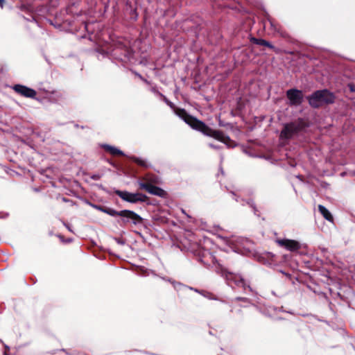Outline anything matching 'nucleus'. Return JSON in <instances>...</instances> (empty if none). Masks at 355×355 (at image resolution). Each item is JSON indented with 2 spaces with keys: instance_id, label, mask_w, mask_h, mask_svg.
Here are the masks:
<instances>
[{
  "instance_id": "obj_1",
  "label": "nucleus",
  "mask_w": 355,
  "mask_h": 355,
  "mask_svg": "<svg viewBox=\"0 0 355 355\" xmlns=\"http://www.w3.org/2000/svg\"><path fill=\"white\" fill-rule=\"evenodd\" d=\"M177 114L193 129L201 132L205 135L214 138L215 139L224 143L228 147L234 146L231 139L225 135L222 131L213 130L207 126L204 122L189 115L185 110H178Z\"/></svg>"
},
{
  "instance_id": "obj_2",
  "label": "nucleus",
  "mask_w": 355,
  "mask_h": 355,
  "mask_svg": "<svg viewBox=\"0 0 355 355\" xmlns=\"http://www.w3.org/2000/svg\"><path fill=\"white\" fill-rule=\"evenodd\" d=\"M308 99L311 106L319 107L324 104L334 103L335 97L332 93L327 90H320L313 93Z\"/></svg>"
},
{
  "instance_id": "obj_3",
  "label": "nucleus",
  "mask_w": 355,
  "mask_h": 355,
  "mask_svg": "<svg viewBox=\"0 0 355 355\" xmlns=\"http://www.w3.org/2000/svg\"><path fill=\"white\" fill-rule=\"evenodd\" d=\"M286 96L289 100L291 105H300L303 101V94L302 91L296 89H291L286 92Z\"/></svg>"
},
{
  "instance_id": "obj_4",
  "label": "nucleus",
  "mask_w": 355,
  "mask_h": 355,
  "mask_svg": "<svg viewBox=\"0 0 355 355\" xmlns=\"http://www.w3.org/2000/svg\"><path fill=\"white\" fill-rule=\"evenodd\" d=\"M139 187L141 189L146 190L152 195L163 198H166L168 197V193L166 191L155 185H152L150 184H139Z\"/></svg>"
},
{
  "instance_id": "obj_5",
  "label": "nucleus",
  "mask_w": 355,
  "mask_h": 355,
  "mask_svg": "<svg viewBox=\"0 0 355 355\" xmlns=\"http://www.w3.org/2000/svg\"><path fill=\"white\" fill-rule=\"evenodd\" d=\"M276 242L279 246L291 252H295L301 248V244L295 240L288 239H277Z\"/></svg>"
},
{
  "instance_id": "obj_6",
  "label": "nucleus",
  "mask_w": 355,
  "mask_h": 355,
  "mask_svg": "<svg viewBox=\"0 0 355 355\" xmlns=\"http://www.w3.org/2000/svg\"><path fill=\"white\" fill-rule=\"evenodd\" d=\"M116 194L123 200L130 202H136L137 201H144L146 196L141 193H132L128 191H116Z\"/></svg>"
},
{
  "instance_id": "obj_7",
  "label": "nucleus",
  "mask_w": 355,
  "mask_h": 355,
  "mask_svg": "<svg viewBox=\"0 0 355 355\" xmlns=\"http://www.w3.org/2000/svg\"><path fill=\"white\" fill-rule=\"evenodd\" d=\"M299 125L295 123L286 124L281 132L280 137L284 139H290L300 130Z\"/></svg>"
},
{
  "instance_id": "obj_8",
  "label": "nucleus",
  "mask_w": 355,
  "mask_h": 355,
  "mask_svg": "<svg viewBox=\"0 0 355 355\" xmlns=\"http://www.w3.org/2000/svg\"><path fill=\"white\" fill-rule=\"evenodd\" d=\"M12 88L15 92L28 98H35L37 94L34 89L21 85H15Z\"/></svg>"
},
{
  "instance_id": "obj_9",
  "label": "nucleus",
  "mask_w": 355,
  "mask_h": 355,
  "mask_svg": "<svg viewBox=\"0 0 355 355\" xmlns=\"http://www.w3.org/2000/svg\"><path fill=\"white\" fill-rule=\"evenodd\" d=\"M107 213L112 216H120L122 217L130 218V219L134 221V223L141 220V218L139 215H137L135 212H133L132 211H129V210H123L119 212L114 211V210H111V211H108Z\"/></svg>"
},
{
  "instance_id": "obj_10",
  "label": "nucleus",
  "mask_w": 355,
  "mask_h": 355,
  "mask_svg": "<svg viewBox=\"0 0 355 355\" xmlns=\"http://www.w3.org/2000/svg\"><path fill=\"white\" fill-rule=\"evenodd\" d=\"M269 24L270 26V30L273 32V33H278L282 37H286L288 36L287 33L283 30L282 27L277 23L272 20H269Z\"/></svg>"
},
{
  "instance_id": "obj_11",
  "label": "nucleus",
  "mask_w": 355,
  "mask_h": 355,
  "mask_svg": "<svg viewBox=\"0 0 355 355\" xmlns=\"http://www.w3.org/2000/svg\"><path fill=\"white\" fill-rule=\"evenodd\" d=\"M143 180L144 182H139V184H150L152 185L159 184L161 182L159 180V178L154 175L152 174H146L144 176Z\"/></svg>"
},
{
  "instance_id": "obj_12",
  "label": "nucleus",
  "mask_w": 355,
  "mask_h": 355,
  "mask_svg": "<svg viewBox=\"0 0 355 355\" xmlns=\"http://www.w3.org/2000/svg\"><path fill=\"white\" fill-rule=\"evenodd\" d=\"M250 41L252 42H253L254 44H258V45H260V46H267L271 49H274L275 50V47L271 44L269 42L265 40H263V39H257V38H255V37H252Z\"/></svg>"
},
{
  "instance_id": "obj_13",
  "label": "nucleus",
  "mask_w": 355,
  "mask_h": 355,
  "mask_svg": "<svg viewBox=\"0 0 355 355\" xmlns=\"http://www.w3.org/2000/svg\"><path fill=\"white\" fill-rule=\"evenodd\" d=\"M318 209L323 217L329 221H333V216L329 212V211L323 205H318Z\"/></svg>"
},
{
  "instance_id": "obj_14",
  "label": "nucleus",
  "mask_w": 355,
  "mask_h": 355,
  "mask_svg": "<svg viewBox=\"0 0 355 355\" xmlns=\"http://www.w3.org/2000/svg\"><path fill=\"white\" fill-rule=\"evenodd\" d=\"M104 148L113 155H123V153L114 146L105 145Z\"/></svg>"
},
{
  "instance_id": "obj_15",
  "label": "nucleus",
  "mask_w": 355,
  "mask_h": 355,
  "mask_svg": "<svg viewBox=\"0 0 355 355\" xmlns=\"http://www.w3.org/2000/svg\"><path fill=\"white\" fill-rule=\"evenodd\" d=\"M132 159L136 164H137L138 165H139L141 166H143V167H145V168H148L149 166V165L148 164L147 162L145 159H142V158L132 157Z\"/></svg>"
},
{
  "instance_id": "obj_16",
  "label": "nucleus",
  "mask_w": 355,
  "mask_h": 355,
  "mask_svg": "<svg viewBox=\"0 0 355 355\" xmlns=\"http://www.w3.org/2000/svg\"><path fill=\"white\" fill-rule=\"evenodd\" d=\"M348 87H349V89H350V91H351V92H355V87H354V85H352V84H349V85H348Z\"/></svg>"
},
{
  "instance_id": "obj_17",
  "label": "nucleus",
  "mask_w": 355,
  "mask_h": 355,
  "mask_svg": "<svg viewBox=\"0 0 355 355\" xmlns=\"http://www.w3.org/2000/svg\"><path fill=\"white\" fill-rule=\"evenodd\" d=\"M3 5H4V0H0V6L1 8H3Z\"/></svg>"
},
{
  "instance_id": "obj_18",
  "label": "nucleus",
  "mask_w": 355,
  "mask_h": 355,
  "mask_svg": "<svg viewBox=\"0 0 355 355\" xmlns=\"http://www.w3.org/2000/svg\"><path fill=\"white\" fill-rule=\"evenodd\" d=\"M209 146H210L211 148H215V149H218V148L216 146L213 145V144H209Z\"/></svg>"
}]
</instances>
